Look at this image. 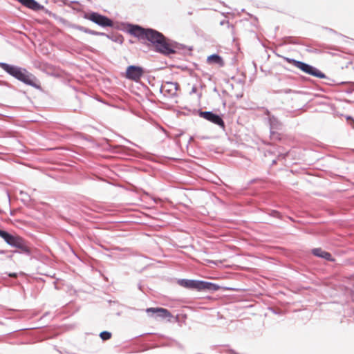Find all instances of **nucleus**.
<instances>
[{"mask_svg":"<svg viewBox=\"0 0 354 354\" xmlns=\"http://www.w3.org/2000/svg\"><path fill=\"white\" fill-rule=\"evenodd\" d=\"M287 60L289 63H292L295 66L299 68L300 70H301L302 71L305 72L307 74L317 77H324V75L321 71H319L318 69L309 64H307L300 61H296L295 59H287Z\"/></svg>","mask_w":354,"mask_h":354,"instance_id":"obj_4","label":"nucleus"},{"mask_svg":"<svg viewBox=\"0 0 354 354\" xmlns=\"http://www.w3.org/2000/svg\"><path fill=\"white\" fill-rule=\"evenodd\" d=\"M100 337L102 340H108L111 337V333L108 331H103L100 333Z\"/></svg>","mask_w":354,"mask_h":354,"instance_id":"obj_13","label":"nucleus"},{"mask_svg":"<svg viewBox=\"0 0 354 354\" xmlns=\"http://www.w3.org/2000/svg\"><path fill=\"white\" fill-rule=\"evenodd\" d=\"M178 283L183 287L197 290H209L216 291L220 288L215 283L198 280L180 279L178 281Z\"/></svg>","mask_w":354,"mask_h":354,"instance_id":"obj_3","label":"nucleus"},{"mask_svg":"<svg viewBox=\"0 0 354 354\" xmlns=\"http://www.w3.org/2000/svg\"><path fill=\"white\" fill-rule=\"evenodd\" d=\"M0 67L9 75L24 84L36 88H39V86L37 83V80L35 76L30 73L26 68L3 62H0Z\"/></svg>","mask_w":354,"mask_h":354,"instance_id":"obj_2","label":"nucleus"},{"mask_svg":"<svg viewBox=\"0 0 354 354\" xmlns=\"http://www.w3.org/2000/svg\"><path fill=\"white\" fill-rule=\"evenodd\" d=\"M313 253L314 255L317 256V257H321V258H323L324 259H326V260H330V261H332V258H331V255L330 253L324 251V250H322V249L320 248H315L313 250Z\"/></svg>","mask_w":354,"mask_h":354,"instance_id":"obj_12","label":"nucleus"},{"mask_svg":"<svg viewBox=\"0 0 354 354\" xmlns=\"http://www.w3.org/2000/svg\"><path fill=\"white\" fill-rule=\"evenodd\" d=\"M200 115L215 124L224 127V122L218 115L214 114L210 111H202L200 113Z\"/></svg>","mask_w":354,"mask_h":354,"instance_id":"obj_8","label":"nucleus"},{"mask_svg":"<svg viewBox=\"0 0 354 354\" xmlns=\"http://www.w3.org/2000/svg\"><path fill=\"white\" fill-rule=\"evenodd\" d=\"M90 21L102 27L112 26L113 25L111 19L96 12L90 13Z\"/></svg>","mask_w":354,"mask_h":354,"instance_id":"obj_7","label":"nucleus"},{"mask_svg":"<svg viewBox=\"0 0 354 354\" xmlns=\"http://www.w3.org/2000/svg\"><path fill=\"white\" fill-rule=\"evenodd\" d=\"M129 32L140 39H147L156 48V50L169 55L174 53L172 46L167 42L165 37L160 32L153 29H144L139 26H131Z\"/></svg>","mask_w":354,"mask_h":354,"instance_id":"obj_1","label":"nucleus"},{"mask_svg":"<svg viewBox=\"0 0 354 354\" xmlns=\"http://www.w3.org/2000/svg\"><path fill=\"white\" fill-rule=\"evenodd\" d=\"M90 33H91V34H95V32L91 31V30H90Z\"/></svg>","mask_w":354,"mask_h":354,"instance_id":"obj_17","label":"nucleus"},{"mask_svg":"<svg viewBox=\"0 0 354 354\" xmlns=\"http://www.w3.org/2000/svg\"><path fill=\"white\" fill-rule=\"evenodd\" d=\"M147 313H151L153 314H156L157 317L161 318H170L171 317V314L169 311L163 308H149L146 310Z\"/></svg>","mask_w":354,"mask_h":354,"instance_id":"obj_9","label":"nucleus"},{"mask_svg":"<svg viewBox=\"0 0 354 354\" xmlns=\"http://www.w3.org/2000/svg\"><path fill=\"white\" fill-rule=\"evenodd\" d=\"M143 73L144 71L142 67L131 65L127 67L125 77L129 80L138 82L143 75Z\"/></svg>","mask_w":354,"mask_h":354,"instance_id":"obj_5","label":"nucleus"},{"mask_svg":"<svg viewBox=\"0 0 354 354\" xmlns=\"http://www.w3.org/2000/svg\"><path fill=\"white\" fill-rule=\"evenodd\" d=\"M169 86H171V87H174V90H176V85L173 84V83H169L168 84Z\"/></svg>","mask_w":354,"mask_h":354,"instance_id":"obj_15","label":"nucleus"},{"mask_svg":"<svg viewBox=\"0 0 354 354\" xmlns=\"http://www.w3.org/2000/svg\"><path fill=\"white\" fill-rule=\"evenodd\" d=\"M7 243L11 246L21 249L24 252L29 253V249L25 245L24 241L20 236L10 235Z\"/></svg>","mask_w":354,"mask_h":354,"instance_id":"obj_6","label":"nucleus"},{"mask_svg":"<svg viewBox=\"0 0 354 354\" xmlns=\"http://www.w3.org/2000/svg\"><path fill=\"white\" fill-rule=\"evenodd\" d=\"M10 234L0 230V236L7 243Z\"/></svg>","mask_w":354,"mask_h":354,"instance_id":"obj_14","label":"nucleus"},{"mask_svg":"<svg viewBox=\"0 0 354 354\" xmlns=\"http://www.w3.org/2000/svg\"><path fill=\"white\" fill-rule=\"evenodd\" d=\"M22 5L28 8L37 10L40 8V5L35 0H18Z\"/></svg>","mask_w":354,"mask_h":354,"instance_id":"obj_11","label":"nucleus"},{"mask_svg":"<svg viewBox=\"0 0 354 354\" xmlns=\"http://www.w3.org/2000/svg\"><path fill=\"white\" fill-rule=\"evenodd\" d=\"M207 63L210 64H216L220 67L224 66V62L222 57L216 54H213L207 58Z\"/></svg>","mask_w":354,"mask_h":354,"instance_id":"obj_10","label":"nucleus"},{"mask_svg":"<svg viewBox=\"0 0 354 354\" xmlns=\"http://www.w3.org/2000/svg\"><path fill=\"white\" fill-rule=\"evenodd\" d=\"M208 262L209 263H214V264H217V263H216L215 261H209Z\"/></svg>","mask_w":354,"mask_h":354,"instance_id":"obj_16","label":"nucleus"}]
</instances>
